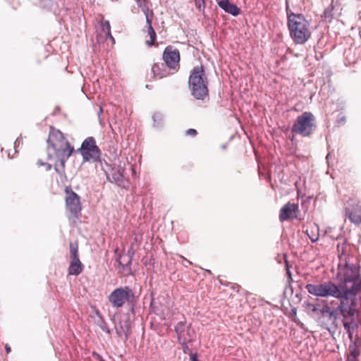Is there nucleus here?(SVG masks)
I'll return each instance as SVG.
<instances>
[{
    "instance_id": "obj_20",
    "label": "nucleus",
    "mask_w": 361,
    "mask_h": 361,
    "mask_svg": "<svg viewBox=\"0 0 361 361\" xmlns=\"http://www.w3.org/2000/svg\"><path fill=\"white\" fill-rule=\"evenodd\" d=\"M153 126L156 128H161L164 126V116L160 112H156L152 116Z\"/></svg>"
},
{
    "instance_id": "obj_36",
    "label": "nucleus",
    "mask_w": 361,
    "mask_h": 361,
    "mask_svg": "<svg viewBox=\"0 0 361 361\" xmlns=\"http://www.w3.org/2000/svg\"><path fill=\"white\" fill-rule=\"evenodd\" d=\"M44 166H45L47 171L50 170L51 168V165L48 163L44 164Z\"/></svg>"
},
{
    "instance_id": "obj_22",
    "label": "nucleus",
    "mask_w": 361,
    "mask_h": 361,
    "mask_svg": "<svg viewBox=\"0 0 361 361\" xmlns=\"http://www.w3.org/2000/svg\"><path fill=\"white\" fill-rule=\"evenodd\" d=\"M70 254L71 258H78L79 257L78 255V245L77 243H70Z\"/></svg>"
},
{
    "instance_id": "obj_29",
    "label": "nucleus",
    "mask_w": 361,
    "mask_h": 361,
    "mask_svg": "<svg viewBox=\"0 0 361 361\" xmlns=\"http://www.w3.org/2000/svg\"><path fill=\"white\" fill-rule=\"evenodd\" d=\"M99 326L103 331L107 334H110V330L107 326V324L105 322L101 321L100 324H99Z\"/></svg>"
},
{
    "instance_id": "obj_49",
    "label": "nucleus",
    "mask_w": 361,
    "mask_h": 361,
    "mask_svg": "<svg viewBox=\"0 0 361 361\" xmlns=\"http://www.w3.org/2000/svg\"><path fill=\"white\" fill-rule=\"evenodd\" d=\"M334 302H335V301H331L330 304L334 305Z\"/></svg>"
},
{
    "instance_id": "obj_33",
    "label": "nucleus",
    "mask_w": 361,
    "mask_h": 361,
    "mask_svg": "<svg viewBox=\"0 0 361 361\" xmlns=\"http://www.w3.org/2000/svg\"><path fill=\"white\" fill-rule=\"evenodd\" d=\"M320 308L318 307V305L312 306V308L311 309L312 312L314 313H319Z\"/></svg>"
},
{
    "instance_id": "obj_21",
    "label": "nucleus",
    "mask_w": 361,
    "mask_h": 361,
    "mask_svg": "<svg viewBox=\"0 0 361 361\" xmlns=\"http://www.w3.org/2000/svg\"><path fill=\"white\" fill-rule=\"evenodd\" d=\"M147 31L150 37V40L147 41L146 43L148 46H152L154 44V41L156 39V32L154 30L152 25H147Z\"/></svg>"
},
{
    "instance_id": "obj_15",
    "label": "nucleus",
    "mask_w": 361,
    "mask_h": 361,
    "mask_svg": "<svg viewBox=\"0 0 361 361\" xmlns=\"http://www.w3.org/2000/svg\"><path fill=\"white\" fill-rule=\"evenodd\" d=\"M338 11V8H336V6L334 5V0H332L331 4L325 8L323 14L322 15V18L326 21L330 23L335 17L336 11Z\"/></svg>"
},
{
    "instance_id": "obj_42",
    "label": "nucleus",
    "mask_w": 361,
    "mask_h": 361,
    "mask_svg": "<svg viewBox=\"0 0 361 361\" xmlns=\"http://www.w3.org/2000/svg\"><path fill=\"white\" fill-rule=\"evenodd\" d=\"M312 306H314V304H312V303H308V304L307 305V307H309V308H310V309H312Z\"/></svg>"
},
{
    "instance_id": "obj_17",
    "label": "nucleus",
    "mask_w": 361,
    "mask_h": 361,
    "mask_svg": "<svg viewBox=\"0 0 361 361\" xmlns=\"http://www.w3.org/2000/svg\"><path fill=\"white\" fill-rule=\"evenodd\" d=\"M305 233L312 243H315L319 240V227L317 225H314L307 228L305 231Z\"/></svg>"
},
{
    "instance_id": "obj_11",
    "label": "nucleus",
    "mask_w": 361,
    "mask_h": 361,
    "mask_svg": "<svg viewBox=\"0 0 361 361\" xmlns=\"http://www.w3.org/2000/svg\"><path fill=\"white\" fill-rule=\"evenodd\" d=\"M163 60L167 67L175 69L179 65V51L172 47H167L163 53Z\"/></svg>"
},
{
    "instance_id": "obj_39",
    "label": "nucleus",
    "mask_w": 361,
    "mask_h": 361,
    "mask_svg": "<svg viewBox=\"0 0 361 361\" xmlns=\"http://www.w3.org/2000/svg\"><path fill=\"white\" fill-rule=\"evenodd\" d=\"M184 260L185 261L186 264H185V267H188L187 264H191V262H190L189 260L186 259L185 258H184Z\"/></svg>"
},
{
    "instance_id": "obj_12",
    "label": "nucleus",
    "mask_w": 361,
    "mask_h": 361,
    "mask_svg": "<svg viewBox=\"0 0 361 361\" xmlns=\"http://www.w3.org/2000/svg\"><path fill=\"white\" fill-rule=\"evenodd\" d=\"M298 211V205L294 203L288 202L281 209L279 213L280 221H285L295 217V214Z\"/></svg>"
},
{
    "instance_id": "obj_38",
    "label": "nucleus",
    "mask_w": 361,
    "mask_h": 361,
    "mask_svg": "<svg viewBox=\"0 0 361 361\" xmlns=\"http://www.w3.org/2000/svg\"><path fill=\"white\" fill-rule=\"evenodd\" d=\"M106 35L110 38V39L112 41L113 44H114L115 43V39L113 37V36L111 35V33H110V35Z\"/></svg>"
},
{
    "instance_id": "obj_6",
    "label": "nucleus",
    "mask_w": 361,
    "mask_h": 361,
    "mask_svg": "<svg viewBox=\"0 0 361 361\" xmlns=\"http://www.w3.org/2000/svg\"><path fill=\"white\" fill-rule=\"evenodd\" d=\"M124 164L120 163L117 166L112 167L106 161L101 162L100 168L104 171L106 179L121 188L128 186V181L124 177Z\"/></svg>"
},
{
    "instance_id": "obj_3",
    "label": "nucleus",
    "mask_w": 361,
    "mask_h": 361,
    "mask_svg": "<svg viewBox=\"0 0 361 361\" xmlns=\"http://www.w3.org/2000/svg\"><path fill=\"white\" fill-rule=\"evenodd\" d=\"M208 80L203 66L192 68L188 79L191 94L198 100H204L209 95Z\"/></svg>"
},
{
    "instance_id": "obj_25",
    "label": "nucleus",
    "mask_w": 361,
    "mask_h": 361,
    "mask_svg": "<svg viewBox=\"0 0 361 361\" xmlns=\"http://www.w3.org/2000/svg\"><path fill=\"white\" fill-rule=\"evenodd\" d=\"M145 18H146V22L147 25H152V18L153 17V11L149 10V8L147 10V13H144Z\"/></svg>"
},
{
    "instance_id": "obj_16",
    "label": "nucleus",
    "mask_w": 361,
    "mask_h": 361,
    "mask_svg": "<svg viewBox=\"0 0 361 361\" xmlns=\"http://www.w3.org/2000/svg\"><path fill=\"white\" fill-rule=\"evenodd\" d=\"M152 71L154 73V76L158 78H162L167 75L166 70V64L161 63H155L152 68Z\"/></svg>"
},
{
    "instance_id": "obj_43",
    "label": "nucleus",
    "mask_w": 361,
    "mask_h": 361,
    "mask_svg": "<svg viewBox=\"0 0 361 361\" xmlns=\"http://www.w3.org/2000/svg\"><path fill=\"white\" fill-rule=\"evenodd\" d=\"M331 157V154H330V153H329V154L326 155V159L327 161H329V157Z\"/></svg>"
},
{
    "instance_id": "obj_31",
    "label": "nucleus",
    "mask_w": 361,
    "mask_h": 361,
    "mask_svg": "<svg viewBox=\"0 0 361 361\" xmlns=\"http://www.w3.org/2000/svg\"><path fill=\"white\" fill-rule=\"evenodd\" d=\"M347 361H356V350L350 352V355L348 357Z\"/></svg>"
},
{
    "instance_id": "obj_28",
    "label": "nucleus",
    "mask_w": 361,
    "mask_h": 361,
    "mask_svg": "<svg viewBox=\"0 0 361 361\" xmlns=\"http://www.w3.org/2000/svg\"><path fill=\"white\" fill-rule=\"evenodd\" d=\"M195 6L199 10L204 11L205 8V1L204 0H195Z\"/></svg>"
},
{
    "instance_id": "obj_46",
    "label": "nucleus",
    "mask_w": 361,
    "mask_h": 361,
    "mask_svg": "<svg viewBox=\"0 0 361 361\" xmlns=\"http://www.w3.org/2000/svg\"><path fill=\"white\" fill-rule=\"evenodd\" d=\"M116 329L117 334L121 335L122 333H121V332H120V331L118 330V329H117V328H116Z\"/></svg>"
},
{
    "instance_id": "obj_30",
    "label": "nucleus",
    "mask_w": 361,
    "mask_h": 361,
    "mask_svg": "<svg viewBox=\"0 0 361 361\" xmlns=\"http://www.w3.org/2000/svg\"><path fill=\"white\" fill-rule=\"evenodd\" d=\"M185 134L188 136L195 137L197 134V132L195 129L190 128L186 130Z\"/></svg>"
},
{
    "instance_id": "obj_23",
    "label": "nucleus",
    "mask_w": 361,
    "mask_h": 361,
    "mask_svg": "<svg viewBox=\"0 0 361 361\" xmlns=\"http://www.w3.org/2000/svg\"><path fill=\"white\" fill-rule=\"evenodd\" d=\"M178 343L181 345L183 351L185 354H189L190 355L192 354L191 353V349L188 345V343H190L189 341H185L184 342L178 341Z\"/></svg>"
},
{
    "instance_id": "obj_41",
    "label": "nucleus",
    "mask_w": 361,
    "mask_h": 361,
    "mask_svg": "<svg viewBox=\"0 0 361 361\" xmlns=\"http://www.w3.org/2000/svg\"><path fill=\"white\" fill-rule=\"evenodd\" d=\"M37 164L39 166H44L45 163L42 161L41 160H39Z\"/></svg>"
},
{
    "instance_id": "obj_19",
    "label": "nucleus",
    "mask_w": 361,
    "mask_h": 361,
    "mask_svg": "<svg viewBox=\"0 0 361 361\" xmlns=\"http://www.w3.org/2000/svg\"><path fill=\"white\" fill-rule=\"evenodd\" d=\"M134 252L128 251V255L127 256V260H125L126 256H123L118 260V263L120 265L123 266L124 269L128 270L130 271V265L132 263L133 256Z\"/></svg>"
},
{
    "instance_id": "obj_2",
    "label": "nucleus",
    "mask_w": 361,
    "mask_h": 361,
    "mask_svg": "<svg viewBox=\"0 0 361 361\" xmlns=\"http://www.w3.org/2000/svg\"><path fill=\"white\" fill-rule=\"evenodd\" d=\"M47 151L49 159H56L54 165L55 171L59 174L63 173L65 164L73 152L74 148L59 130L50 128Z\"/></svg>"
},
{
    "instance_id": "obj_24",
    "label": "nucleus",
    "mask_w": 361,
    "mask_h": 361,
    "mask_svg": "<svg viewBox=\"0 0 361 361\" xmlns=\"http://www.w3.org/2000/svg\"><path fill=\"white\" fill-rule=\"evenodd\" d=\"M286 13L287 20L293 18V16H296L298 14V13H293L290 10L288 0H286Z\"/></svg>"
},
{
    "instance_id": "obj_7",
    "label": "nucleus",
    "mask_w": 361,
    "mask_h": 361,
    "mask_svg": "<svg viewBox=\"0 0 361 361\" xmlns=\"http://www.w3.org/2000/svg\"><path fill=\"white\" fill-rule=\"evenodd\" d=\"M82 157L83 162L92 161L94 163H99L104 161L101 159V150L97 145L96 140L93 137H87L85 138L80 147L78 149Z\"/></svg>"
},
{
    "instance_id": "obj_14",
    "label": "nucleus",
    "mask_w": 361,
    "mask_h": 361,
    "mask_svg": "<svg viewBox=\"0 0 361 361\" xmlns=\"http://www.w3.org/2000/svg\"><path fill=\"white\" fill-rule=\"evenodd\" d=\"M83 267L84 266L81 263L79 257L72 258L68 267V274L70 275L78 276L82 273Z\"/></svg>"
},
{
    "instance_id": "obj_35",
    "label": "nucleus",
    "mask_w": 361,
    "mask_h": 361,
    "mask_svg": "<svg viewBox=\"0 0 361 361\" xmlns=\"http://www.w3.org/2000/svg\"><path fill=\"white\" fill-rule=\"evenodd\" d=\"M286 274L288 276V278L291 279V273L288 269V264H286Z\"/></svg>"
},
{
    "instance_id": "obj_44",
    "label": "nucleus",
    "mask_w": 361,
    "mask_h": 361,
    "mask_svg": "<svg viewBox=\"0 0 361 361\" xmlns=\"http://www.w3.org/2000/svg\"><path fill=\"white\" fill-rule=\"evenodd\" d=\"M94 355H95L99 359H101V356L99 354H97V353H94Z\"/></svg>"
},
{
    "instance_id": "obj_32",
    "label": "nucleus",
    "mask_w": 361,
    "mask_h": 361,
    "mask_svg": "<svg viewBox=\"0 0 361 361\" xmlns=\"http://www.w3.org/2000/svg\"><path fill=\"white\" fill-rule=\"evenodd\" d=\"M22 143V139L20 137L16 138L15 142H14V149H15V152H17V149L19 147V146L20 145V144Z\"/></svg>"
},
{
    "instance_id": "obj_4",
    "label": "nucleus",
    "mask_w": 361,
    "mask_h": 361,
    "mask_svg": "<svg viewBox=\"0 0 361 361\" xmlns=\"http://www.w3.org/2000/svg\"><path fill=\"white\" fill-rule=\"evenodd\" d=\"M287 27L290 36L295 44H304L311 36L310 24L301 13L293 16V18L287 20Z\"/></svg>"
},
{
    "instance_id": "obj_50",
    "label": "nucleus",
    "mask_w": 361,
    "mask_h": 361,
    "mask_svg": "<svg viewBox=\"0 0 361 361\" xmlns=\"http://www.w3.org/2000/svg\"><path fill=\"white\" fill-rule=\"evenodd\" d=\"M137 1H140V0H136Z\"/></svg>"
},
{
    "instance_id": "obj_48",
    "label": "nucleus",
    "mask_w": 361,
    "mask_h": 361,
    "mask_svg": "<svg viewBox=\"0 0 361 361\" xmlns=\"http://www.w3.org/2000/svg\"><path fill=\"white\" fill-rule=\"evenodd\" d=\"M207 272L211 274V271L210 270H206Z\"/></svg>"
},
{
    "instance_id": "obj_27",
    "label": "nucleus",
    "mask_w": 361,
    "mask_h": 361,
    "mask_svg": "<svg viewBox=\"0 0 361 361\" xmlns=\"http://www.w3.org/2000/svg\"><path fill=\"white\" fill-rule=\"evenodd\" d=\"M137 3L138 6L142 8V11H143V13L147 12L149 7L147 6L145 0H142V1L140 0V1H137Z\"/></svg>"
},
{
    "instance_id": "obj_26",
    "label": "nucleus",
    "mask_w": 361,
    "mask_h": 361,
    "mask_svg": "<svg viewBox=\"0 0 361 361\" xmlns=\"http://www.w3.org/2000/svg\"><path fill=\"white\" fill-rule=\"evenodd\" d=\"M102 30L106 32V35H110L111 33V26L109 21L106 20L102 23Z\"/></svg>"
},
{
    "instance_id": "obj_45",
    "label": "nucleus",
    "mask_w": 361,
    "mask_h": 361,
    "mask_svg": "<svg viewBox=\"0 0 361 361\" xmlns=\"http://www.w3.org/2000/svg\"><path fill=\"white\" fill-rule=\"evenodd\" d=\"M8 158H13V156H11L10 152L8 153Z\"/></svg>"
},
{
    "instance_id": "obj_8",
    "label": "nucleus",
    "mask_w": 361,
    "mask_h": 361,
    "mask_svg": "<svg viewBox=\"0 0 361 361\" xmlns=\"http://www.w3.org/2000/svg\"><path fill=\"white\" fill-rule=\"evenodd\" d=\"M112 307L120 308L126 302H132L134 292L129 286L120 287L114 289L108 297Z\"/></svg>"
},
{
    "instance_id": "obj_37",
    "label": "nucleus",
    "mask_w": 361,
    "mask_h": 361,
    "mask_svg": "<svg viewBox=\"0 0 361 361\" xmlns=\"http://www.w3.org/2000/svg\"><path fill=\"white\" fill-rule=\"evenodd\" d=\"M5 349L8 354L11 352V348H10V346H8V345H6Z\"/></svg>"
},
{
    "instance_id": "obj_40",
    "label": "nucleus",
    "mask_w": 361,
    "mask_h": 361,
    "mask_svg": "<svg viewBox=\"0 0 361 361\" xmlns=\"http://www.w3.org/2000/svg\"><path fill=\"white\" fill-rule=\"evenodd\" d=\"M184 260L185 261L186 264H185V267H188L187 264H191V262H190L189 260L186 259L185 258H184Z\"/></svg>"
},
{
    "instance_id": "obj_13",
    "label": "nucleus",
    "mask_w": 361,
    "mask_h": 361,
    "mask_svg": "<svg viewBox=\"0 0 361 361\" xmlns=\"http://www.w3.org/2000/svg\"><path fill=\"white\" fill-rule=\"evenodd\" d=\"M218 5L226 13L233 16H237L240 13V8L229 0H221L218 2Z\"/></svg>"
},
{
    "instance_id": "obj_34",
    "label": "nucleus",
    "mask_w": 361,
    "mask_h": 361,
    "mask_svg": "<svg viewBox=\"0 0 361 361\" xmlns=\"http://www.w3.org/2000/svg\"><path fill=\"white\" fill-rule=\"evenodd\" d=\"M190 360L191 361H199L196 353H192L190 355Z\"/></svg>"
},
{
    "instance_id": "obj_10",
    "label": "nucleus",
    "mask_w": 361,
    "mask_h": 361,
    "mask_svg": "<svg viewBox=\"0 0 361 361\" xmlns=\"http://www.w3.org/2000/svg\"><path fill=\"white\" fill-rule=\"evenodd\" d=\"M66 209L74 217H78L81 211L79 195L73 192H67L66 197Z\"/></svg>"
},
{
    "instance_id": "obj_18",
    "label": "nucleus",
    "mask_w": 361,
    "mask_h": 361,
    "mask_svg": "<svg viewBox=\"0 0 361 361\" xmlns=\"http://www.w3.org/2000/svg\"><path fill=\"white\" fill-rule=\"evenodd\" d=\"M345 215L349 218L350 221L354 223L356 225H359L361 224V214L357 212H353V210L346 208L345 209Z\"/></svg>"
},
{
    "instance_id": "obj_5",
    "label": "nucleus",
    "mask_w": 361,
    "mask_h": 361,
    "mask_svg": "<svg viewBox=\"0 0 361 361\" xmlns=\"http://www.w3.org/2000/svg\"><path fill=\"white\" fill-rule=\"evenodd\" d=\"M315 117L310 111H305L296 118L291 131L302 137L310 136L315 130Z\"/></svg>"
},
{
    "instance_id": "obj_1",
    "label": "nucleus",
    "mask_w": 361,
    "mask_h": 361,
    "mask_svg": "<svg viewBox=\"0 0 361 361\" xmlns=\"http://www.w3.org/2000/svg\"><path fill=\"white\" fill-rule=\"evenodd\" d=\"M337 278V283L331 281L307 283L305 289L308 293L316 297H332L338 300L336 302V306L333 308L326 301L323 300L319 314L331 321L334 327H337V320L341 319L345 330L350 338H352L353 331L357 327L356 319L359 311L356 296L361 288L356 267L346 264L343 269H339Z\"/></svg>"
},
{
    "instance_id": "obj_9",
    "label": "nucleus",
    "mask_w": 361,
    "mask_h": 361,
    "mask_svg": "<svg viewBox=\"0 0 361 361\" xmlns=\"http://www.w3.org/2000/svg\"><path fill=\"white\" fill-rule=\"evenodd\" d=\"M175 331L178 341H189L190 343L193 341L195 331L191 329L190 324L187 325L185 319L177 323L175 326Z\"/></svg>"
},
{
    "instance_id": "obj_47",
    "label": "nucleus",
    "mask_w": 361,
    "mask_h": 361,
    "mask_svg": "<svg viewBox=\"0 0 361 361\" xmlns=\"http://www.w3.org/2000/svg\"><path fill=\"white\" fill-rule=\"evenodd\" d=\"M357 208L359 209V211H361V206L357 205Z\"/></svg>"
}]
</instances>
